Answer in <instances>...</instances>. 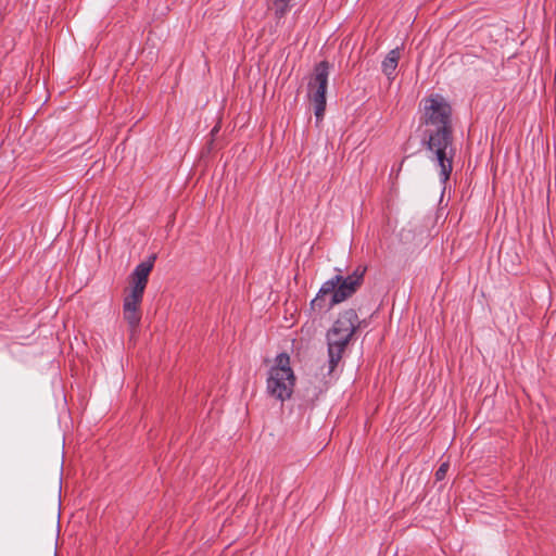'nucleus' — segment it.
<instances>
[{
  "label": "nucleus",
  "instance_id": "1",
  "mask_svg": "<svg viewBox=\"0 0 556 556\" xmlns=\"http://www.w3.org/2000/svg\"><path fill=\"white\" fill-rule=\"evenodd\" d=\"M421 124L426 127L421 143L431 153L429 159L439 168L440 181L445 185L453 170L456 154L453 138L452 108L439 94L424 100Z\"/></svg>",
  "mask_w": 556,
  "mask_h": 556
},
{
  "label": "nucleus",
  "instance_id": "2",
  "mask_svg": "<svg viewBox=\"0 0 556 556\" xmlns=\"http://www.w3.org/2000/svg\"><path fill=\"white\" fill-rule=\"evenodd\" d=\"M366 270L365 266L359 265L351 275L338 274L325 281L317 295L311 301L312 311H329L334 305L350 299L363 285Z\"/></svg>",
  "mask_w": 556,
  "mask_h": 556
},
{
  "label": "nucleus",
  "instance_id": "3",
  "mask_svg": "<svg viewBox=\"0 0 556 556\" xmlns=\"http://www.w3.org/2000/svg\"><path fill=\"white\" fill-rule=\"evenodd\" d=\"M358 327V315L355 309L350 308L341 313L332 327L327 331L329 374L340 363L348 344Z\"/></svg>",
  "mask_w": 556,
  "mask_h": 556
},
{
  "label": "nucleus",
  "instance_id": "4",
  "mask_svg": "<svg viewBox=\"0 0 556 556\" xmlns=\"http://www.w3.org/2000/svg\"><path fill=\"white\" fill-rule=\"evenodd\" d=\"M295 376L290 367V356L280 353L275 358L274 366L268 370L266 390L267 393L280 401L289 400L293 393Z\"/></svg>",
  "mask_w": 556,
  "mask_h": 556
},
{
  "label": "nucleus",
  "instance_id": "5",
  "mask_svg": "<svg viewBox=\"0 0 556 556\" xmlns=\"http://www.w3.org/2000/svg\"><path fill=\"white\" fill-rule=\"evenodd\" d=\"M330 64L328 61H321L314 66L313 74L307 83V97L314 104V113L318 119H321L326 110V92Z\"/></svg>",
  "mask_w": 556,
  "mask_h": 556
},
{
  "label": "nucleus",
  "instance_id": "6",
  "mask_svg": "<svg viewBox=\"0 0 556 556\" xmlns=\"http://www.w3.org/2000/svg\"><path fill=\"white\" fill-rule=\"evenodd\" d=\"M143 294L130 291L124 298L123 303V316L128 323L131 329H136L141 320L140 304L142 302Z\"/></svg>",
  "mask_w": 556,
  "mask_h": 556
},
{
  "label": "nucleus",
  "instance_id": "7",
  "mask_svg": "<svg viewBox=\"0 0 556 556\" xmlns=\"http://www.w3.org/2000/svg\"><path fill=\"white\" fill-rule=\"evenodd\" d=\"M155 260H156V255L153 254L147 261L139 263L135 267V269L130 276V283H131L130 291H136L137 293H140V294L144 293V290H146V287L148 283V278H149L150 273L153 269Z\"/></svg>",
  "mask_w": 556,
  "mask_h": 556
},
{
  "label": "nucleus",
  "instance_id": "8",
  "mask_svg": "<svg viewBox=\"0 0 556 556\" xmlns=\"http://www.w3.org/2000/svg\"><path fill=\"white\" fill-rule=\"evenodd\" d=\"M399 60H400V49L395 48V49L391 50L387 54L384 60L382 61V64H381L382 72L384 75H387V77L389 79L394 78V74H395L396 67L399 65Z\"/></svg>",
  "mask_w": 556,
  "mask_h": 556
},
{
  "label": "nucleus",
  "instance_id": "9",
  "mask_svg": "<svg viewBox=\"0 0 556 556\" xmlns=\"http://www.w3.org/2000/svg\"><path fill=\"white\" fill-rule=\"evenodd\" d=\"M291 0H274L277 9V13L283 15L289 10V3Z\"/></svg>",
  "mask_w": 556,
  "mask_h": 556
},
{
  "label": "nucleus",
  "instance_id": "10",
  "mask_svg": "<svg viewBox=\"0 0 556 556\" xmlns=\"http://www.w3.org/2000/svg\"><path fill=\"white\" fill-rule=\"evenodd\" d=\"M448 463H442L438 470L435 471V479L438 481H441L445 478L447 470H448Z\"/></svg>",
  "mask_w": 556,
  "mask_h": 556
}]
</instances>
